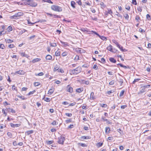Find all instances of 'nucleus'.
Masks as SVG:
<instances>
[{"label":"nucleus","mask_w":151,"mask_h":151,"mask_svg":"<svg viewBox=\"0 0 151 151\" xmlns=\"http://www.w3.org/2000/svg\"><path fill=\"white\" fill-rule=\"evenodd\" d=\"M12 128H15V127H19L20 125L21 124H14L12 123H11L10 124Z\"/></svg>","instance_id":"423d86ee"},{"label":"nucleus","mask_w":151,"mask_h":151,"mask_svg":"<svg viewBox=\"0 0 151 151\" xmlns=\"http://www.w3.org/2000/svg\"><path fill=\"white\" fill-rule=\"evenodd\" d=\"M54 142V141L52 140L48 141L46 142V143L47 145H50Z\"/></svg>","instance_id":"7c9ffc66"},{"label":"nucleus","mask_w":151,"mask_h":151,"mask_svg":"<svg viewBox=\"0 0 151 151\" xmlns=\"http://www.w3.org/2000/svg\"><path fill=\"white\" fill-rule=\"evenodd\" d=\"M40 85V83L39 82H36L34 83V85L35 86H37Z\"/></svg>","instance_id":"2f4dec72"},{"label":"nucleus","mask_w":151,"mask_h":151,"mask_svg":"<svg viewBox=\"0 0 151 151\" xmlns=\"http://www.w3.org/2000/svg\"><path fill=\"white\" fill-rule=\"evenodd\" d=\"M90 99H91L94 100L95 99L94 96V93L93 92H91L90 95Z\"/></svg>","instance_id":"f3484780"},{"label":"nucleus","mask_w":151,"mask_h":151,"mask_svg":"<svg viewBox=\"0 0 151 151\" xmlns=\"http://www.w3.org/2000/svg\"><path fill=\"white\" fill-rule=\"evenodd\" d=\"M83 83H85L86 85H88L89 84V81H85L84 80H83Z\"/></svg>","instance_id":"603ef678"},{"label":"nucleus","mask_w":151,"mask_h":151,"mask_svg":"<svg viewBox=\"0 0 151 151\" xmlns=\"http://www.w3.org/2000/svg\"><path fill=\"white\" fill-rule=\"evenodd\" d=\"M45 100L47 102H50V99L48 98H45Z\"/></svg>","instance_id":"338daca9"},{"label":"nucleus","mask_w":151,"mask_h":151,"mask_svg":"<svg viewBox=\"0 0 151 151\" xmlns=\"http://www.w3.org/2000/svg\"><path fill=\"white\" fill-rule=\"evenodd\" d=\"M27 30H26L25 29H23L20 31V33H21V34H22L23 33L25 32H27Z\"/></svg>","instance_id":"bf43d9fd"},{"label":"nucleus","mask_w":151,"mask_h":151,"mask_svg":"<svg viewBox=\"0 0 151 151\" xmlns=\"http://www.w3.org/2000/svg\"><path fill=\"white\" fill-rule=\"evenodd\" d=\"M8 30L9 31H10L12 30V28L11 26H9L7 28Z\"/></svg>","instance_id":"774afa93"},{"label":"nucleus","mask_w":151,"mask_h":151,"mask_svg":"<svg viewBox=\"0 0 151 151\" xmlns=\"http://www.w3.org/2000/svg\"><path fill=\"white\" fill-rule=\"evenodd\" d=\"M6 109H3L2 111V113L5 115V116H6L7 115V113L6 112Z\"/></svg>","instance_id":"09e8293b"},{"label":"nucleus","mask_w":151,"mask_h":151,"mask_svg":"<svg viewBox=\"0 0 151 151\" xmlns=\"http://www.w3.org/2000/svg\"><path fill=\"white\" fill-rule=\"evenodd\" d=\"M124 92V90H122L120 93L119 96H122Z\"/></svg>","instance_id":"864d4df0"},{"label":"nucleus","mask_w":151,"mask_h":151,"mask_svg":"<svg viewBox=\"0 0 151 151\" xmlns=\"http://www.w3.org/2000/svg\"><path fill=\"white\" fill-rule=\"evenodd\" d=\"M52 56L50 55H47L46 56V59L47 60H50L52 59Z\"/></svg>","instance_id":"aec40b11"},{"label":"nucleus","mask_w":151,"mask_h":151,"mask_svg":"<svg viewBox=\"0 0 151 151\" xmlns=\"http://www.w3.org/2000/svg\"><path fill=\"white\" fill-rule=\"evenodd\" d=\"M97 36H99L100 37V38L102 40H105L106 39V37L103 36H101L99 35Z\"/></svg>","instance_id":"a18cd8bd"},{"label":"nucleus","mask_w":151,"mask_h":151,"mask_svg":"<svg viewBox=\"0 0 151 151\" xmlns=\"http://www.w3.org/2000/svg\"><path fill=\"white\" fill-rule=\"evenodd\" d=\"M119 82L120 84V85L122 86L123 83V80L122 79L120 78L119 80Z\"/></svg>","instance_id":"e433bc0d"},{"label":"nucleus","mask_w":151,"mask_h":151,"mask_svg":"<svg viewBox=\"0 0 151 151\" xmlns=\"http://www.w3.org/2000/svg\"><path fill=\"white\" fill-rule=\"evenodd\" d=\"M100 105L102 107H107V104H100Z\"/></svg>","instance_id":"f704fd0d"},{"label":"nucleus","mask_w":151,"mask_h":151,"mask_svg":"<svg viewBox=\"0 0 151 151\" xmlns=\"http://www.w3.org/2000/svg\"><path fill=\"white\" fill-rule=\"evenodd\" d=\"M33 132L34 131L33 130H29L27 131L26 132H25V133L26 134H27V135H29L30 134L33 133Z\"/></svg>","instance_id":"ddd939ff"},{"label":"nucleus","mask_w":151,"mask_h":151,"mask_svg":"<svg viewBox=\"0 0 151 151\" xmlns=\"http://www.w3.org/2000/svg\"><path fill=\"white\" fill-rule=\"evenodd\" d=\"M139 32H145V30H144V29H142L141 28H140L139 29V31H138Z\"/></svg>","instance_id":"5fc2aeb1"},{"label":"nucleus","mask_w":151,"mask_h":151,"mask_svg":"<svg viewBox=\"0 0 151 151\" xmlns=\"http://www.w3.org/2000/svg\"><path fill=\"white\" fill-rule=\"evenodd\" d=\"M7 135L10 137V138H11L12 137V134L10 132H8L7 133Z\"/></svg>","instance_id":"4d7b16f0"},{"label":"nucleus","mask_w":151,"mask_h":151,"mask_svg":"<svg viewBox=\"0 0 151 151\" xmlns=\"http://www.w3.org/2000/svg\"><path fill=\"white\" fill-rule=\"evenodd\" d=\"M23 13L22 12H19L17 14H15L16 16H17V17L18 18L19 17H20V16H22L23 15Z\"/></svg>","instance_id":"4468645a"},{"label":"nucleus","mask_w":151,"mask_h":151,"mask_svg":"<svg viewBox=\"0 0 151 151\" xmlns=\"http://www.w3.org/2000/svg\"><path fill=\"white\" fill-rule=\"evenodd\" d=\"M137 10L141 12L142 11V7L140 6H139L137 8Z\"/></svg>","instance_id":"052dcab7"},{"label":"nucleus","mask_w":151,"mask_h":151,"mask_svg":"<svg viewBox=\"0 0 151 151\" xmlns=\"http://www.w3.org/2000/svg\"><path fill=\"white\" fill-rule=\"evenodd\" d=\"M107 49L108 50L112 52H114L113 50L112 46L111 45H109V46L107 47Z\"/></svg>","instance_id":"9d476101"},{"label":"nucleus","mask_w":151,"mask_h":151,"mask_svg":"<svg viewBox=\"0 0 151 151\" xmlns=\"http://www.w3.org/2000/svg\"><path fill=\"white\" fill-rule=\"evenodd\" d=\"M112 42L113 43H114L116 45V46H117L118 45H119L118 42L114 40H112Z\"/></svg>","instance_id":"79ce46f5"},{"label":"nucleus","mask_w":151,"mask_h":151,"mask_svg":"<svg viewBox=\"0 0 151 151\" xmlns=\"http://www.w3.org/2000/svg\"><path fill=\"white\" fill-rule=\"evenodd\" d=\"M81 138L82 139H88L89 137H86L85 136H82L81 137Z\"/></svg>","instance_id":"680f3d73"},{"label":"nucleus","mask_w":151,"mask_h":151,"mask_svg":"<svg viewBox=\"0 0 151 151\" xmlns=\"http://www.w3.org/2000/svg\"><path fill=\"white\" fill-rule=\"evenodd\" d=\"M10 18L11 19H17L18 18L17 17V16H16V14L10 17Z\"/></svg>","instance_id":"b1692460"},{"label":"nucleus","mask_w":151,"mask_h":151,"mask_svg":"<svg viewBox=\"0 0 151 151\" xmlns=\"http://www.w3.org/2000/svg\"><path fill=\"white\" fill-rule=\"evenodd\" d=\"M110 61L114 63H115L116 62V60L113 58H109Z\"/></svg>","instance_id":"a211bd4d"},{"label":"nucleus","mask_w":151,"mask_h":151,"mask_svg":"<svg viewBox=\"0 0 151 151\" xmlns=\"http://www.w3.org/2000/svg\"><path fill=\"white\" fill-rule=\"evenodd\" d=\"M44 2H47L49 3L53 4V2L50 0H43Z\"/></svg>","instance_id":"58836bf2"},{"label":"nucleus","mask_w":151,"mask_h":151,"mask_svg":"<svg viewBox=\"0 0 151 151\" xmlns=\"http://www.w3.org/2000/svg\"><path fill=\"white\" fill-rule=\"evenodd\" d=\"M51 9L55 11L58 12L62 11V8L61 7L55 5H52L51 6Z\"/></svg>","instance_id":"7ed1b4c3"},{"label":"nucleus","mask_w":151,"mask_h":151,"mask_svg":"<svg viewBox=\"0 0 151 151\" xmlns=\"http://www.w3.org/2000/svg\"><path fill=\"white\" fill-rule=\"evenodd\" d=\"M19 53L22 57H24L28 58L29 57L28 55L25 54L24 52L20 53Z\"/></svg>","instance_id":"1a4fd4ad"},{"label":"nucleus","mask_w":151,"mask_h":151,"mask_svg":"<svg viewBox=\"0 0 151 151\" xmlns=\"http://www.w3.org/2000/svg\"><path fill=\"white\" fill-rule=\"evenodd\" d=\"M4 45L3 44H0V48L2 49H4Z\"/></svg>","instance_id":"13d9d810"},{"label":"nucleus","mask_w":151,"mask_h":151,"mask_svg":"<svg viewBox=\"0 0 151 151\" xmlns=\"http://www.w3.org/2000/svg\"><path fill=\"white\" fill-rule=\"evenodd\" d=\"M132 3L135 5H136L137 4L136 0H132Z\"/></svg>","instance_id":"69168bd1"},{"label":"nucleus","mask_w":151,"mask_h":151,"mask_svg":"<svg viewBox=\"0 0 151 151\" xmlns=\"http://www.w3.org/2000/svg\"><path fill=\"white\" fill-rule=\"evenodd\" d=\"M110 131V128L108 127H107L105 128V132L109 133Z\"/></svg>","instance_id":"c85d7f7f"},{"label":"nucleus","mask_w":151,"mask_h":151,"mask_svg":"<svg viewBox=\"0 0 151 151\" xmlns=\"http://www.w3.org/2000/svg\"><path fill=\"white\" fill-rule=\"evenodd\" d=\"M24 1V3L25 5H29L32 7H35L37 6V2L33 0H23Z\"/></svg>","instance_id":"f257e3e1"},{"label":"nucleus","mask_w":151,"mask_h":151,"mask_svg":"<svg viewBox=\"0 0 151 151\" xmlns=\"http://www.w3.org/2000/svg\"><path fill=\"white\" fill-rule=\"evenodd\" d=\"M124 17H125V19H128L129 18V15L128 14H126L124 15Z\"/></svg>","instance_id":"c03bdc74"},{"label":"nucleus","mask_w":151,"mask_h":151,"mask_svg":"<svg viewBox=\"0 0 151 151\" xmlns=\"http://www.w3.org/2000/svg\"><path fill=\"white\" fill-rule=\"evenodd\" d=\"M15 73L18 74L19 75H22L24 74V72L22 70H19L16 71L15 72Z\"/></svg>","instance_id":"f8f14e48"},{"label":"nucleus","mask_w":151,"mask_h":151,"mask_svg":"<svg viewBox=\"0 0 151 151\" xmlns=\"http://www.w3.org/2000/svg\"><path fill=\"white\" fill-rule=\"evenodd\" d=\"M58 124V122L55 120L53 121V122L51 123V124L53 125H56Z\"/></svg>","instance_id":"c9c22d12"},{"label":"nucleus","mask_w":151,"mask_h":151,"mask_svg":"<svg viewBox=\"0 0 151 151\" xmlns=\"http://www.w3.org/2000/svg\"><path fill=\"white\" fill-rule=\"evenodd\" d=\"M59 69V68L57 66V65H56L54 66L53 70L54 71H58Z\"/></svg>","instance_id":"c756f323"},{"label":"nucleus","mask_w":151,"mask_h":151,"mask_svg":"<svg viewBox=\"0 0 151 151\" xmlns=\"http://www.w3.org/2000/svg\"><path fill=\"white\" fill-rule=\"evenodd\" d=\"M41 60V59L39 58H36L32 60V62L33 63H35V62H37L39 61H40Z\"/></svg>","instance_id":"dca6fc26"},{"label":"nucleus","mask_w":151,"mask_h":151,"mask_svg":"<svg viewBox=\"0 0 151 151\" xmlns=\"http://www.w3.org/2000/svg\"><path fill=\"white\" fill-rule=\"evenodd\" d=\"M141 79L140 78H136L134 79V80L133 81L132 83L133 84H134L136 82H137L140 80Z\"/></svg>","instance_id":"cd10ccee"},{"label":"nucleus","mask_w":151,"mask_h":151,"mask_svg":"<svg viewBox=\"0 0 151 151\" xmlns=\"http://www.w3.org/2000/svg\"><path fill=\"white\" fill-rule=\"evenodd\" d=\"M76 3L73 1H72L71 2V5L74 8H75V5Z\"/></svg>","instance_id":"5701e85b"},{"label":"nucleus","mask_w":151,"mask_h":151,"mask_svg":"<svg viewBox=\"0 0 151 151\" xmlns=\"http://www.w3.org/2000/svg\"><path fill=\"white\" fill-rule=\"evenodd\" d=\"M108 139L109 140L112 141L113 140L114 138L112 137H108Z\"/></svg>","instance_id":"e2e57ef3"},{"label":"nucleus","mask_w":151,"mask_h":151,"mask_svg":"<svg viewBox=\"0 0 151 151\" xmlns=\"http://www.w3.org/2000/svg\"><path fill=\"white\" fill-rule=\"evenodd\" d=\"M146 18L148 20H151V18H150V16L149 14H147L146 15Z\"/></svg>","instance_id":"ea45409f"},{"label":"nucleus","mask_w":151,"mask_h":151,"mask_svg":"<svg viewBox=\"0 0 151 151\" xmlns=\"http://www.w3.org/2000/svg\"><path fill=\"white\" fill-rule=\"evenodd\" d=\"M54 88H50L48 91V94L50 95L52 94L54 91Z\"/></svg>","instance_id":"9b49d317"},{"label":"nucleus","mask_w":151,"mask_h":151,"mask_svg":"<svg viewBox=\"0 0 151 151\" xmlns=\"http://www.w3.org/2000/svg\"><path fill=\"white\" fill-rule=\"evenodd\" d=\"M68 54V52H64L62 54V55L64 57L67 55Z\"/></svg>","instance_id":"de8ad7c7"},{"label":"nucleus","mask_w":151,"mask_h":151,"mask_svg":"<svg viewBox=\"0 0 151 151\" xmlns=\"http://www.w3.org/2000/svg\"><path fill=\"white\" fill-rule=\"evenodd\" d=\"M142 88L138 92V94H142L143 93L145 92L146 90L145 89V88Z\"/></svg>","instance_id":"2eb2a0df"},{"label":"nucleus","mask_w":151,"mask_h":151,"mask_svg":"<svg viewBox=\"0 0 151 151\" xmlns=\"http://www.w3.org/2000/svg\"><path fill=\"white\" fill-rule=\"evenodd\" d=\"M60 51H58V50L55 52V55L56 56H60Z\"/></svg>","instance_id":"393cba45"},{"label":"nucleus","mask_w":151,"mask_h":151,"mask_svg":"<svg viewBox=\"0 0 151 151\" xmlns=\"http://www.w3.org/2000/svg\"><path fill=\"white\" fill-rule=\"evenodd\" d=\"M117 47H118L122 52H124L127 51L125 49H123V47L119 44L117 46Z\"/></svg>","instance_id":"6e6552de"},{"label":"nucleus","mask_w":151,"mask_h":151,"mask_svg":"<svg viewBox=\"0 0 151 151\" xmlns=\"http://www.w3.org/2000/svg\"><path fill=\"white\" fill-rule=\"evenodd\" d=\"M140 19V17H139V16L138 15H137L136 16L135 19L136 20H137V22H139V21H138V20H139Z\"/></svg>","instance_id":"3c124183"},{"label":"nucleus","mask_w":151,"mask_h":151,"mask_svg":"<svg viewBox=\"0 0 151 151\" xmlns=\"http://www.w3.org/2000/svg\"><path fill=\"white\" fill-rule=\"evenodd\" d=\"M85 31H86V32L88 33L89 34H91V33H94V34L96 35H99V34H98V33L94 31H90L89 29H86V30H85Z\"/></svg>","instance_id":"39448f33"},{"label":"nucleus","mask_w":151,"mask_h":151,"mask_svg":"<svg viewBox=\"0 0 151 151\" xmlns=\"http://www.w3.org/2000/svg\"><path fill=\"white\" fill-rule=\"evenodd\" d=\"M114 90H111L110 91H108L106 93V94L108 95H110L111 93L114 92Z\"/></svg>","instance_id":"412c9836"},{"label":"nucleus","mask_w":151,"mask_h":151,"mask_svg":"<svg viewBox=\"0 0 151 151\" xmlns=\"http://www.w3.org/2000/svg\"><path fill=\"white\" fill-rule=\"evenodd\" d=\"M82 70V68L81 67H78L76 68L70 70L73 74H77L80 73Z\"/></svg>","instance_id":"f03ea898"},{"label":"nucleus","mask_w":151,"mask_h":151,"mask_svg":"<svg viewBox=\"0 0 151 151\" xmlns=\"http://www.w3.org/2000/svg\"><path fill=\"white\" fill-rule=\"evenodd\" d=\"M83 88H78L76 89V91L77 92L80 93L83 91Z\"/></svg>","instance_id":"6ab92c4d"},{"label":"nucleus","mask_w":151,"mask_h":151,"mask_svg":"<svg viewBox=\"0 0 151 151\" xmlns=\"http://www.w3.org/2000/svg\"><path fill=\"white\" fill-rule=\"evenodd\" d=\"M103 143H98L97 144V146L98 147H100L102 146L103 145Z\"/></svg>","instance_id":"49530a36"},{"label":"nucleus","mask_w":151,"mask_h":151,"mask_svg":"<svg viewBox=\"0 0 151 151\" xmlns=\"http://www.w3.org/2000/svg\"><path fill=\"white\" fill-rule=\"evenodd\" d=\"M60 42L63 45L64 47H66V46L68 45V44L67 42H64L62 41H60Z\"/></svg>","instance_id":"bb28decb"},{"label":"nucleus","mask_w":151,"mask_h":151,"mask_svg":"<svg viewBox=\"0 0 151 151\" xmlns=\"http://www.w3.org/2000/svg\"><path fill=\"white\" fill-rule=\"evenodd\" d=\"M107 10L108 11L107 12L108 13L111 15L113 13V12L110 9H107Z\"/></svg>","instance_id":"a19ab883"},{"label":"nucleus","mask_w":151,"mask_h":151,"mask_svg":"<svg viewBox=\"0 0 151 151\" xmlns=\"http://www.w3.org/2000/svg\"><path fill=\"white\" fill-rule=\"evenodd\" d=\"M67 91L70 93H72L73 91V89L72 87L70 86L69 85L67 87Z\"/></svg>","instance_id":"0eeeda50"},{"label":"nucleus","mask_w":151,"mask_h":151,"mask_svg":"<svg viewBox=\"0 0 151 151\" xmlns=\"http://www.w3.org/2000/svg\"><path fill=\"white\" fill-rule=\"evenodd\" d=\"M150 86V85H145L143 86H142L141 88H145H145H148Z\"/></svg>","instance_id":"a878e982"},{"label":"nucleus","mask_w":151,"mask_h":151,"mask_svg":"<svg viewBox=\"0 0 151 151\" xmlns=\"http://www.w3.org/2000/svg\"><path fill=\"white\" fill-rule=\"evenodd\" d=\"M35 91V90H34L32 91H30L28 94V95H30L31 94H33Z\"/></svg>","instance_id":"0e129e2a"},{"label":"nucleus","mask_w":151,"mask_h":151,"mask_svg":"<svg viewBox=\"0 0 151 151\" xmlns=\"http://www.w3.org/2000/svg\"><path fill=\"white\" fill-rule=\"evenodd\" d=\"M44 73L43 72H40L38 74H36L35 75L36 76H42L43 75Z\"/></svg>","instance_id":"8fccbe9b"},{"label":"nucleus","mask_w":151,"mask_h":151,"mask_svg":"<svg viewBox=\"0 0 151 151\" xmlns=\"http://www.w3.org/2000/svg\"><path fill=\"white\" fill-rule=\"evenodd\" d=\"M8 111H10L12 113H15V111L13 109L11 108H9L8 109Z\"/></svg>","instance_id":"4c0bfd02"},{"label":"nucleus","mask_w":151,"mask_h":151,"mask_svg":"<svg viewBox=\"0 0 151 151\" xmlns=\"http://www.w3.org/2000/svg\"><path fill=\"white\" fill-rule=\"evenodd\" d=\"M8 46L9 48H12L14 47H15V45L13 44H10Z\"/></svg>","instance_id":"37998d69"},{"label":"nucleus","mask_w":151,"mask_h":151,"mask_svg":"<svg viewBox=\"0 0 151 151\" xmlns=\"http://www.w3.org/2000/svg\"><path fill=\"white\" fill-rule=\"evenodd\" d=\"M50 46L52 47H55L56 46V44L55 43H50Z\"/></svg>","instance_id":"473e14b6"},{"label":"nucleus","mask_w":151,"mask_h":151,"mask_svg":"<svg viewBox=\"0 0 151 151\" xmlns=\"http://www.w3.org/2000/svg\"><path fill=\"white\" fill-rule=\"evenodd\" d=\"M65 140V138L64 137L61 136L58 138V142L59 144H63Z\"/></svg>","instance_id":"20e7f679"},{"label":"nucleus","mask_w":151,"mask_h":151,"mask_svg":"<svg viewBox=\"0 0 151 151\" xmlns=\"http://www.w3.org/2000/svg\"><path fill=\"white\" fill-rule=\"evenodd\" d=\"M101 119H102L104 121L106 122H107L109 124H111L110 122L109 121H108L107 119H105L103 117H102Z\"/></svg>","instance_id":"4be33fe9"},{"label":"nucleus","mask_w":151,"mask_h":151,"mask_svg":"<svg viewBox=\"0 0 151 151\" xmlns=\"http://www.w3.org/2000/svg\"><path fill=\"white\" fill-rule=\"evenodd\" d=\"M93 68L96 70L98 69V67L96 65H94L93 66Z\"/></svg>","instance_id":"6e6d98bb"},{"label":"nucleus","mask_w":151,"mask_h":151,"mask_svg":"<svg viewBox=\"0 0 151 151\" xmlns=\"http://www.w3.org/2000/svg\"><path fill=\"white\" fill-rule=\"evenodd\" d=\"M17 96L18 97L21 98V99L23 100H25L27 99V98L24 97V96L22 97L19 95H17Z\"/></svg>","instance_id":"72a5a7b5"}]
</instances>
